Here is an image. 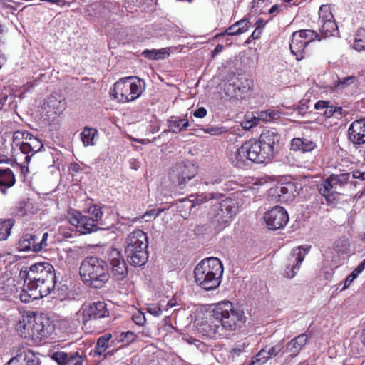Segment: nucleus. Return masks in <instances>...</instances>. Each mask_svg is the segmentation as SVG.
<instances>
[{
  "mask_svg": "<svg viewBox=\"0 0 365 365\" xmlns=\"http://www.w3.org/2000/svg\"><path fill=\"white\" fill-rule=\"evenodd\" d=\"M294 187V185L292 183H287L284 186L280 187V192L283 195H285L288 192L289 190L292 191Z\"/></svg>",
  "mask_w": 365,
  "mask_h": 365,
  "instance_id": "nucleus-57",
  "label": "nucleus"
},
{
  "mask_svg": "<svg viewBox=\"0 0 365 365\" xmlns=\"http://www.w3.org/2000/svg\"><path fill=\"white\" fill-rule=\"evenodd\" d=\"M14 224V222L11 219L0 222V241L7 240Z\"/></svg>",
  "mask_w": 365,
  "mask_h": 365,
  "instance_id": "nucleus-31",
  "label": "nucleus"
},
{
  "mask_svg": "<svg viewBox=\"0 0 365 365\" xmlns=\"http://www.w3.org/2000/svg\"><path fill=\"white\" fill-rule=\"evenodd\" d=\"M235 202L231 199H225L215 208V221L219 224V229H222L230 222L231 218L237 212Z\"/></svg>",
  "mask_w": 365,
  "mask_h": 365,
  "instance_id": "nucleus-14",
  "label": "nucleus"
},
{
  "mask_svg": "<svg viewBox=\"0 0 365 365\" xmlns=\"http://www.w3.org/2000/svg\"><path fill=\"white\" fill-rule=\"evenodd\" d=\"M148 237L143 230H135L129 234L125 252L130 259L131 264L138 267L145 264L148 258Z\"/></svg>",
  "mask_w": 365,
  "mask_h": 365,
  "instance_id": "nucleus-6",
  "label": "nucleus"
},
{
  "mask_svg": "<svg viewBox=\"0 0 365 365\" xmlns=\"http://www.w3.org/2000/svg\"><path fill=\"white\" fill-rule=\"evenodd\" d=\"M353 47L358 51L365 50V29L357 30Z\"/></svg>",
  "mask_w": 365,
  "mask_h": 365,
  "instance_id": "nucleus-32",
  "label": "nucleus"
},
{
  "mask_svg": "<svg viewBox=\"0 0 365 365\" xmlns=\"http://www.w3.org/2000/svg\"><path fill=\"white\" fill-rule=\"evenodd\" d=\"M178 305V302H177V300L175 298H172L171 299H170L168 303H167V308H166V311H168V309L170 308H173L175 306Z\"/></svg>",
  "mask_w": 365,
  "mask_h": 365,
  "instance_id": "nucleus-61",
  "label": "nucleus"
},
{
  "mask_svg": "<svg viewBox=\"0 0 365 365\" xmlns=\"http://www.w3.org/2000/svg\"><path fill=\"white\" fill-rule=\"evenodd\" d=\"M147 310L155 317H159L162 314V309L159 304H152L148 307Z\"/></svg>",
  "mask_w": 365,
  "mask_h": 365,
  "instance_id": "nucleus-49",
  "label": "nucleus"
},
{
  "mask_svg": "<svg viewBox=\"0 0 365 365\" xmlns=\"http://www.w3.org/2000/svg\"><path fill=\"white\" fill-rule=\"evenodd\" d=\"M133 319L134 322L138 325H143L145 322V317L140 314L138 313V314H135L133 317Z\"/></svg>",
  "mask_w": 365,
  "mask_h": 365,
  "instance_id": "nucleus-52",
  "label": "nucleus"
},
{
  "mask_svg": "<svg viewBox=\"0 0 365 365\" xmlns=\"http://www.w3.org/2000/svg\"><path fill=\"white\" fill-rule=\"evenodd\" d=\"M360 339L361 344L365 346V328L362 330V332L360 335Z\"/></svg>",
  "mask_w": 365,
  "mask_h": 365,
  "instance_id": "nucleus-64",
  "label": "nucleus"
},
{
  "mask_svg": "<svg viewBox=\"0 0 365 365\" xmlns=\"http://www.w3.org/2000/svg\"><path fill=\"white\" fill-rule=\"evenodd\" d=\"M88 213L91 215L89 218L93 220V223H96L100 221L103 216L101 208L96 205H93L88 208Z\"/></svg>",
  "mask_w": 365,
  "mask_h": 365,
  "instance_id": "nucleus-39",
  "label": "nucleus"
},
{
  "mask_svg": "<svg viewBox=\"0 0 365 365\" xmlns=\"http://www.w3.org/2000/svg\"><path fill=\"white\" fill-rule=\"evenodd\" d=\"M136 335L132 331L122 332L119 336V341L125 344H129L135 340Z\"/></svg>",
  "mask_w": 365,
  "mask_h": 365,
  "instance_id": "nucleus-45",
  "label": "nucleus"
},
{
  "mask_svg": "<svg viewBox=\"0 0 365 365\" xmlns=\"http://www.w3.org/2000/svg\"><path fill=\"white\" fill-rule=\"evenodd\" d=\"M163 211V209H152L145 212L142 217L145 219L146 222H150L153 218L157 217Z\"/></svg>",
  "mask_w": 365,
  "mask_h": 365,
  "instance_id": "nucleus-46",
  "label": "nucleus"
},
{
  "mask_svg": "<svg viewBox=\"0 0 365 365\" xmlns=\"http://www.w3.org/2000/svg\"><path fill=\"white\" fill-rule=\"evenodd\" d=\"M315 143L307 138H295L290 143V148L294 151L309 152L314 149Z\"/></svg>",
  "mask_w": 365,
  "mask_h": 365,
  "instance_id": "nucleus-23",
  "label": "nucleus"
},
{
  "mask_svg": "<svg viewBox=\"0 0 365 365\" xmlns=\"http://www.w3.org/2000/svg\"><path fill=\"white\" fill-rule=\"evenodd\" d=\"M15 181L14 175L11 170L9 168L0 169V187H11L14 185Z\"/></svg>",
  "mask_w": 365,
  "mask_h": 365,
  "instance_id": "nucleus-26",
  "label": "nucleus"
},
{
  "mask_svg": "<svg viewBox=\"0 0 365 365\" xmlns=\"http://www.w3.org/2000/svg\"><path fill=\"white\" fill-rule=\"evenodd\" d=\"M319 20L320 24L334 20V15L329 6H321L319 10Z\"/></svg>",
  "mask_w": 365,
  "mask_h": 365,
  "instance_id": "nucleus-33",
  "label": "nucleus"
},
{
  "mask_svg": "<svg viewBox=\"0 0 365 365\" xmlns=\"http://www.w3.org/2000/svg\"><path fill=\"white\" fill-rule=\"evenodd\" d=\"M225 34H227V35H230V36H235V35H239V33H238V31H237V27L236 26V24H234L233 25H232L231 26H230L226 31L225 33H222V35H224Z\"/></svg>",
  "mask_w": 365,
  "mask_h": 365,
  "instance_id": "nucleus-55",
  "label": "nucleus"
},
{
  "mask_svg": "<svg viewBox=\"0 0 365 365\" xmlns=\"http://www.w3.org/2000/svg\"><path fill=\"white\" fill-rule=\"evenodd\" d=\"M108 255L110 267V275L117 281L123 280L128 275V267L120 252L116 248L111 247Z\"/></svg>",
  "mask_w": 365,
  "mask_h": 365,
  "instance_id": "nucleus-13",
  "label": "nucleus"
},
{
  "mask_svg": "<svg viewBox=\"0 0 365 365\" xmlns=\"http://www.w3.org/2000/svg\"><path fill=\"white\" fill-rule=\"evenodd\" d=\"M207 115V110L200 107L193 112V115L196 118H202Z\"/></svg>",
  "mask_w": 365,
  "mask_h": 365,
  "instance_id": "nucleus-54",
  "label": "nucleus"
},
{
  "mask_svg": "<svg viewBox=\"0 0 365 365\" xmlns=\"http://www.w3.org/2000/svg\"><path fill=\"white\" fill-rule=\"evenodd\" d=\"M48 233L45 232L42 235L39 243H34V235L26 234L19 241V249L20 251L34 252L46 250L48 246Z\"/></svg>",
  "mask_w": 365,
  "mask_h": 365,
  "instance_id": "nucleus-17",
  "label": "nucleus"
},
{
  "mask_svg": "<svg viewBox=\"0 0 365 365\" xmlns=\"http://www.w3.org/2000/svg\"><path fill=\"white\" fill-rule=\"evenodd\" d=\"M270 359L268 351L266 349H262L255 356V360L252 362V365H255L256 363L258 365L266 363Z\"/></svg>",
  "mask_w": 365,
  "mask_h": 365,
  "instance_id": "nucleus-44",
  "label": "nucleus"
},
{
  "mask_svg": "<svg viewBox=\"0 0 365 365\" xmlns=\"http://www.w3.org/2000/svg\"><path fill=\"white\" fill-rule=\"evenodd\" d=\"M329 102L324 101H319L315 105L314 108L317 110H324Z\"/></svg>",
  "mask_w": 365,
  "mask_h": 365,
  "instance_id": "nucleus-56",
  "label": "nucleus"
},
{
  "mask_svg": "<svg viewBox=\"0 0 365 365\" xmlns=\"http://www.w3.org/2000/svg\"><path fill=\"white\" fill-rule=\"evenodd\" d=\"M97 134V130L86 127L81 133V140L84 146L95 145L94 138Z\"/></svg>",
  "mask_w": 365,
  "mask_h": 365,
  "instance_id": "nucleus-28",
  "label": "nucleus"
},
{
  "mask_svg": "<svg viewBox=\"0 0 365 365\" xmlns=\"http://www.w3.org/2000/svg\"><path fill=\"white\" fill-rule=\"evenodd\" d=\"M308 253V249L297 247L292 249L285 264L283 275L289 279L293 278L299 270L300 265Z\"/></svg>",
  "mask_w": 365,
  "mask_h": 365,
  "instance_id": "nucleus-15",
  "label": "nucleus"
},
{
  "mask_svg": "<svg viewBox=\"0 0 365 365\" xmlns=\"http://www.w3.org/2000/svg\"><path fill=\"white\" fill-rule=\"evenodd\" d=\"M258 119L253 118L251 120H245L242 123L243 128L245 129H250L257 124Z\"/></svg>",
  "mask_w": 365,
  "mask_h": 365,
  "instance_id": "nucleus-53",
  "label": "nucleus"
},
{
  "mask_svg": "<svg viewBox=\"0 0 365 365\" xmlns=\"http://www.w3.org/2000/svg\"><path fill=\"white\" fill-rule=\"evenodd\" d=\"M144 91L143 80L136 76H129L115 83L110 94L118 101L130 102L137 99Z\"/></svg>",
  "mask_w": 365,
  "mask_h": 365,
  "instance_id": "nucleus-7",
  "label": "nucleus"
},
{
  "mask_svg": "<svg viewBox=\"0 0 365 365\" xmlns=\"http://www.w3.org/2000/svg\"><path fill=\"white\" fill-rule=\"evenodd\" d=\"M317 37L318 34L314 31L309 29L300 30L292 34L289 48L297 61H300L304 58L303 53L306 46L314 41Z\"/></svg>",
  "mask_w": 365,
  "mask_h": 365,
  "instance_id": "nucleus-10",
  "label": "nucleus"
},
{
  "mask_svg": "<svg viewBox=\"0 0 365 365\" xmlns=\"http://www.w3.org/2000/svg\"><path fill=\"white\" fill-rule=\"evenodd\" d=\"M264 219L270 230L284 227L289 221L287 212L281 206H275L265 212Z\"/></svg>",
  "mask_w": 365,
  "mask_h": 365,
  "instance_id": "nucleus-16",
  "label": "nucleus"
},
{
  "mask_svg": "<svg viewBox=\"0 0 365 365\" xmlns=\"http://www.w3.org/2000/svg\"><path fill=\"white\" fill-rule=\"evenodd\" d=\"M307 336L304 334H299L287 344V351L292 352L295 356L299 354L302 347L307 342Z\"/></svg>",
  "mask_w": 365,
  "mask_h": 365,
  "instance_id": "nucleus-24",
  "label": "nucleus"
},
{
  "mask_svg": "<svg viewBox=\"0 0 365 365\" xmlns=\"http://www.w3.org/2000/svg\"><path fill=\"white\" fill-rule=\"evenodd\" d=\"M356 80V77L354 76H349L342 78H339V80L335 83V88L337 89H344L353 84Z\"/></svg>",
  "mask_w": 365,
  "mask_h": 365,
  "instance_id": "nucleus-38",
  "label": "nucleus"
},
{
  "mask_svg": "<svg viewBox=\"0 0 365 365\" xmlns=\"http://www.w3.org/2000/svg\"><path fill=\"white\" fill-rule=\"evenodd\" d=\"M355 279L354 278H352L351 277V274H349L344 280V285L343 287V288L341 289V290H344L346 289H347L350 284L354 282Z\"/></svg>",
  "mask_w": 365,
  "mask_h": 365,
  "instance_id": "nucleus-60",
  "label": "nucleus"
},
{
  "mask_svg": "<svg viewBox=\"0 0 365 365\" xmlns=\"http://www.w3.org/2000/svg\"><path fill=\"white\" fill-rule=\"evenodd\" d=\"M40 359L33 353L22 352L12 357L5 365H40Z\"/></svg>",
  "mask_w": 365,
  "mask_h": 365,
  "instance_id": "nucleus-22",
  "label": "nucleus"
},
{
  "mask_svg": "<svg viewBox=\"0 0 365 365\" xmlns=\"http://www.w3.org/2000/svg\"><path fill=\"white\" fill-rule=\"evenodd\" d=\"M212 198V197H210L209 199ZM208 200L207 197L206 195H204L203 194L198 195L195 199V203L197 205H200L204 203L205 202H207Z\"/></svg>",
  "mask_w": 365,
  "mask_h": 365,
  "instance_id": "nucleus-58",
  "label": "nucleus"
},
{
  "mask_svg": "<svg viewBox=\"0 0 365 365\" xmlns=\"http://www.w3.org/2000/svg\"><path fill=\"white\" fill-rule=\"evenodd\" d=\"M30 144V148L33 150V154L40 151L43 145L40 140L34 137L32 134H30L28 140Z\"/></svg>",
  "mask_w": 365,
  "mask_h": 365,
  "instance_id": "nucleus-41",
  "label": "nucleus"
},
{
  "mask_svg": "<svg viewBox=\"0 0 365 365\" xmlns=\"http://www.w3.org/2000/svg\"><path fill=\"white\" fill-rule=\"evenodd\" d=\"M334 248L336 252L346 253L349 252L350 248V243L347 238L342 237L339 238L334 242Z\"/></svg>",
  "mask_w": 365,
  "mask_h": 365,
  "instance_id": "nucleus-35",
  "label": "nucleus"
},
{
  "mask_svg": "<svg viewBox=\"0 0 365 365\" xmlns=\"http://www.w3.org/2000/svg\"><path fill=\"white\" fill-rule=\"evenodd\" d=\"M29 145H30V144H29V140H26V142L22 143L19 145V148H20L21 151L24 154H26V156L25 157V163L26 164L29 163L31 158L32 155H34L33 150H31V148H30Z\"/></svg>",
  "mask_w": 365,
  "mask_h": 365,
  "instance_id": "nucleus-42",
  "label": "nucleus"
},
{
  "mask_svg": "<svg viewBox=\"0 0 365 365\" xmlns=\"http://www.w3.org/2000/svg\"><path fill=\"white\" fill-rule=\"evenodd\" d=\"M31 293H29L26 290H23L20 294L19 298L22 302L29 303L33 301L34 299H38L39 297H43V296L40 295L39 290L37 291H31L29 289Z\"/></svg>",
  "mask_w": 365,
  "mask_h": 365,
  "instance_id": "nucleus-36",
  "label": "nucleus"
},
{
  "mask_svg": "<svg viewBox=\"0 0 365 365\" xmlns=\"http://www.w3.org/2000/svg\"><path fill=\"white\" fill-rule=\"evenodd\" d=\"M73 357L70 361V365H83V358L78 355V352L72 354Z\"/></svg>",
  "mask_w": 365,
  "mask_h": 365,
  "instance_id": "nucleus-50",
  "label": "nucleus"
},
{
  "mask_svg": "<svg viewBox=\"0 0 365 365\" xmlns=\"http://www.w3.org/2000/svg\"><path fill=\"white\" fill-rule=\"evenodd\" d=\"M109 312L106 304L103 302H93L83 307V321L86 322L89 320H96L108 317Z\"/></svg>",
  "mask_w": 365,
  "mask_h": 365,
  "instance_id": "nucleus-18",
  "label": "nucleus"
},
{
  "mask_svg": "<svg viewBox=\"0 0 365 365\" xmlns=\"http://www.w3.org/2000/svg\"><path fill=\"white\" fill-rule=\"evenodd\" d=\"M220 323H217L212 316V311L209 318L202 321L197 326L198 331L208 338H215L219 334Z\"/></svg>",
  "mask_w": 365,
  "mask_h": 365,
  "instance_id": "nucleus-21",
  "label": "nucleus"
},
{
  "mask_svg": "<svg viewBox=\"0 0 365 365\" xmlns=\"http://www.w3.org/2000/svg\"><path fill=\"white\" fill-rule=\"evenodd\" d=\"M365 267V261L359 264V265L354 269V271L350 274L352 278L356 279L358 275L364 269Z\"/></svg>",
  "mask_w": 365,
  "mask_h": 365,
  "instance_id": "nucleus-51",
  "label": "nucleus"
},
{
  "mask_svg": "<svg viewBox=\"0 0 365 365\" xmlns=\"http://www.w3.org/2000/svg\"><path fill=\"white\" fill-rule=\"evenodd\" d=\"M25 282L31 291L39 290L41 296H47L54 289L56 274L52 265L48 263H37L31 265L27 272Z\"/></svg>",
  "mask_w": 365,
  "mask_h": 365,
  "instance_id": "nucleus-2",
  "label": "nucleus"
},
{
  "mask_svg": "<svg viewBox=\"0 0 365 365\" xmlns=\"http://www.w3.org/2000/svg\"><path fill=\"white\" fill-rule=\"evenodd\" d=\"M223 49V46L221 44H217L216 47L215 48L214 51H212V55L215 56L220 53Z\"/></svg>",
  "mask_w": 365,
  "mask_h": 365,
  "instance_id": "nucleus-63",
  "label": "nucleus"
},
{
  "mask_svg": "<svg viewBox=\"0 0 365 365\" xmlns=\"http://www.w3.org/2000/svg\"><path fill=\"white\" fill-rule=\"evenodd\" d=\"M240 80L235 79L232 83H228L225 85V92L227 96L233 97H244V95L247 93L250 89L252 83L250 80L245 79V82H241L242 86L240 85Z\"/></svg>",
  "mask_w": 365,
  "mask_h": 365,
  "instance_id": "nucleus-20",
  "label": "nucleus"
},
{
  "mask_svg": "<svg viewBox=\"0 0 365 365\" xmlns=\"http://www.w3.org/2000/svg\"><path fill=\"white\" fill-rule=\"evenodd\" d=\"M79 273L85 284L96 289L103 287L110 277L106 262L96 257L85 258L81 264Z\"/></svg>",
  "mask_w": 365,
  "mask_h": 365,
  "instance_id": "nucleus-4",
  "label": "nucleus"
},
{
  "mask_svg": "<svg viewBox=\"0 0 365 365\" xmlns=\"http://www.w3.org/2000/svg\"><path fill=\"white\" fill-rule=\"evenodd\" d=\"M321 24H322L321 31L326 36L332 35L333 33L337 30V25L334 20L322 23Z\"/></svg>",
  "mask_w": 365,
  "mask_h": 365,
  "instance_id": "nucleus-40",
  "label": "nucleus"
},
{
  "mask_svg": "<svg viewBox=\"0 0 365 365\" xmlns=\"http://www.w3.org/2000/svg\"><path fill=\"white\" fill-rule=\"evenodd\" d=\"M48 1H50L51 3H55L60 6H63L65 5H67V6L70 5V3H68L65 0H48Z\"/></svg>",
  "mask_w": 365,
  "mask_h": 365,
  "instance_id": "nucleus-62",
  "label": "nucleus"
},
{
  "mask_svg": "<svg viewBox=\"0 0 365 365\" xmlns=\"http://www.w3.org/2000/svg\"><path fill=\"white\" fill-rule=\"evenodd\" d=\"M352 178L365 180V172L355 170L352 173Z\"/></svg>",
  "mask_w": 365,
  "mask_h": 365,
  "instance_id": "nucleus-59",
  "label": "nucleus"
},
{
  "mask_svg": "<svg viewBox=\"0 0 365 365\" xmlns=\"http://www.w3.org/2000/svg\"><path fill=\"white\" fill-rule=\"evenodd\" d=\"M46 104L50 111L59 114L64 110L66 103L54 96H51L48 97Z\"/></svg>",
  "mask_w": 365,
  "mask_h": 365,
  "instance_id": "nucleus-27",
  "label": "nucleus"
},
{
  "mask_svg": "<svg viewBox=\"0 0 365 365\" xmlns=\"http://www.w3.org/2000/svg\"><path fill=\"white\" fill-rule=\"evenodd\" d=\"M111 338V334H106L101 336L98 341L95 348V353L98 355L103 354L107 348L109 346V341Z\"/></svg>",
  "mask_w": 365,
  "mask_h": 365,
  "instance_id": "nucleus-29",
  "label": "nucleus"
},
{
  "mask_svg": "<svg viewBox=\"0 0 365 365\" xmlns=\"http://www.w3.org/2000/svg\"><path fill=\"white\" fill-rule=\"evenodd\" d=\"M235 24L237 27L239 35L245 33L249 29L250 22L246 19H242L237 21Z\"/></svg>",
  "mask_w": 365,
  "mask_h": 365,
  "instance_id": "nucleus-47",
  "label": "nucleus"
},
{
  "mask_svg": "<svg viewBox=\"0 0 365 365\" xmlns=\"http://www.w3.org/2000/svg\"><path fill=\"white\" fill-rule=\"evenodd\" d=\"M143 54L145 57L152 60L164 59L169 56V53L166 51L165 48H162L160 50H145L143 51Z\"/></svg>",
  "mask_w": 365,
  "mask_h": 365,
  "instance_id": "nucleus-30",
  "label": "nucleus"
},
{
  "mask_svg": "<svg viewBox=\"0 0 365 365\" xmlns=\"http://www.w3.org/2000/svg\"><path fill=\"white\" fill-rule=\"evenodd\" d=\"M222 274V264L216 257H209L202 260L194 270L196 284L206 291L217 289L221 283Z\"/></svg>",
  "mask_w": 365,
  "mask_h": 365,
  "instance_id": "nucleus-3",
  "label": "nucleus"
},
{
  "mask_svg": "<svg viewBox=\"0 0 365 365\" xmlns=\"http://www.w3.org/2000/svg\"><path fill=\"white\" fill-rule=\"evenodd\" d=\"M189 125V121L186 119H178L176 117H171L168 120V130L173 133H178L182 130H185Z\"/></svg>",
  "mask_w": 365,
  "mask_h": 365,
  "instance_id": "nucleus-25",
  "label": "nucleus"
},
{
  "mask_svg": "<svg viewBox=\"0 0 365 365\" xmlns=\"http://www.w3.org/2000/svg\"><path fill=\"white\" fill-rule=\"evenodd\" d=\"M349 139L355 145L365 143V119L354 121L348 130Z\"/></svg>",
  "mask_w": 365,
  "mask_h": 365,
  "instance_id": "nucleus-19",
  "label": "nucleus"
},
{
  "mask_svg": "<svg viewBox=\"0 0 365 365\" xmlns=\"http://www.w3.org/2000/svg\"><path fill=\"white\" fill-rule=\"evenodd\" d=\"M342 109L340 107H334L330 106L329 103L327 104L325 110L322 113V114L326 118H331L334 115H341Z\"/></svg>",
  "mask_w": 365,
  "mask_h": 365,
  "instance_id": "nucleus-43",
  "label": "nucleus"
},
{
  "mask_svg": "<svg viewBox=\"0 0 365 365\" xmlns=\"http://www.w3.org/2000/svg\"><path fill=\"white\" fill-rule=\"evenodd\" d=\"M18 329L23 337L41 340L52 331L53 326L48 317L41 314L23 319L19 322Z\"/></svg>",
  "mask_w": 365,
  "mask_h": 365,
  "instance_id": "nucleus-8",
  "label": "nucleus"
},
{
  "mask_svg": "<svg viewBox=\"0 0 365 365\" xmlns=\"http://www.w3.org/2000/svg\"><path fill=\"white\" fill-rule=\"evenodd\" d=\"M349 173L339 175H331L327 180L318 185L319 192L329 202H334L336 196L341 194L343 187L350 180Z\"/></svg>",
  "mask_w": 365,
  "mask_h": 365,
  "instance_id": "nucleus-9",
  "label": "nucleus"
},
{
  "mask_svg": "<svg viewBox=\"0 0 365 365\" xmlns=\"http://www.w3.org/2000/svg\"><path fill=\"white\" fill-rule=\"evenodd\" d=\"M66 217L68 222L75 226L77 231L82 235L91 234L101 230L97 223H93L88 216L83 215L76 210H70Z\"/></svg>",
  "mask_w": 365,
  "mask_h": 365,
  "instance_id": "nucleus-11",
  "label": "nucleus"
},
{
  "mask_svg": "<svg viewBox=\"0 0 365 365\" xmlns=\"http://www.w3.org/2000/svg\"><path fill=\"white\" fill-rule=\"evenodd\" d=\"M30 134V133L24 130L14 132L13 134V143H14L16 146H19L22 143H24V140H28Z\"/></svg>",
  "mask_w": 365,
  "mask_h": 365,
  "instance_id": "nucleus-37",
  "label": "nucleus"
},
{
  "mask_svg": "<svg viewBox=\"0 0 365 365\" xmlns=\"http://www.w3.org/2000/svg\"><path fill=\"white\" fill-rule=\"evenodd\" d=\"M212 316L221 328L226 330H235L245 322L244 312L235 307L229 301H223L215 304L212 309Z\"/></svg>",
  "mask_w": 365,
  "mask_h": 365,
  "instance_id": "nucleus-5",
  "label": "nucleus"
},
{
  "mask_svg": "<svg viewBox=\"0 0 365 365\" xmlns=\"http://www.w3.org/2000/svg\"><path fill=\"white\" fill-rule=\"evenodd\" d=\"M284 348L283 341L274 345V346L269 348L267 351L270 359L273 356H276Z\"/></svg>",
  "mask_w": 365,
  "mask_h": 365,
  "instance_id": "nucleus-48",
  "label": "nucleus"
},
{
  "mask_svg": "<svg viewBox=\"0 0 365 365\" xmlns=\"http://www.w3.org/2000/svg\"><path fill=\"white\" fill-rule=\"evenodd\" d=\"M277 141V136L273 132H264L259 140L247 141L240 148L232 150L229 154V161L240 169L248 167L249 162L266 163L273 158Z\"/></svg>",
  "mask_w": 365,
  "mask_h": 365,
  "instance_id": "nucleus-1",
  "label": "nucleus"
},
{
  "mask_svg": "<svg viewBox=\"0 0 365 365\" xmlns=\"http://www.w3.org/2000/svg\"><path fill=\"white\" fill-rule=\"evenodd\" d=\"M73 353H66L63 351L56 352L53 354L52 359L55 360L59 365H70L72 359Z\"/></svg>",
  "mask_w": 365,
  "mask_h": 365,
  "instance_id": "nucleus-34",
  "label": "nucleus"
},
{
  "mask_svg": "<svg viewBox=\"0 0 365 365\" xmlns=\"http://www.w3.org/2000/svg\"><path fill=\"white\" fill-rule=\"evenodd\" d=\"M197 173V167L192 163H178L171 170L170 177L176 185L183 188L187 181Z\"/></svg>",
  "mask_w": 365,
  "mask_h": 365,
  "instance_id": "nucleus-12",
  "label": "nucleus"
}]
</instances>
